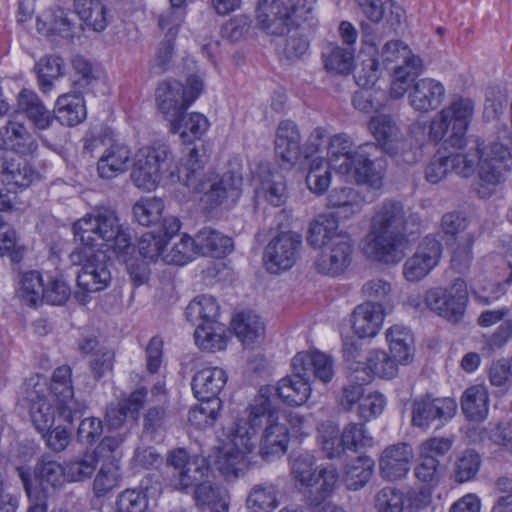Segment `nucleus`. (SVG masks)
<instances>
[{"instance_id":"54","label":"nucleus","mask_w":512,"mask_h":512,"mask_svg":"<svg viewBox=\"0 0 512 512\" xmlns=\"http://www.w3.org/2000/svg\"><path fill=\"white\" fill-rule=\"evenodd\" d=\"M35 68L40 89L47 93L52 89L54 80L64 74L65 63L61 57L49 55L41 58Z\"/></svg>"},{"instance_id":"26","label":"nucleus","mask_w":512,"mask_h":512,"mask_svg":"<svg viewBox=\"0 0 512 512\" xmlns=\"http://www.w3.org/2000/svg\"><path fill=\"white\" fill-rule=\"evenodd\" d=\"M409 104L421 113H428L437 109L443 102L446 94L444 85L433 78H422L410 84Z\"/></svg>"},{"instance_id":"27","label":"nucleus","mask_w":512,"mask_h":512,"mask_svg":"<svg viewBox=\"0 0 512 512\" xmlns=\"http://www.w3.org/2000/svg\"><path fill=\"white\" fill-rule=\"evenodd\" d=\"M474 102L469 98L455 97L441 112L452 125L447 141L453 147H461L464 135L474 113Z\"/></svg>"},{"instance_id":"28","label":"nucleus","mask_w":512,"mask_h":512,"mask_svg":"<svg viewBox=\"0 0 512 512\" xmlns=\"http://www.w3.org/2000/svg\"><path fill=\"white\" fill-rule=\"evenodd\" d=\"M412 448L406 443H397L385 448L379 459L380 473L389 481L402 479L410 471Z\"/></svg>"},{"instance_id":"44","label":"nucleus","mask_w":512,"mask_h":512,"mask_svg":"<svg viewBox=\"0 0 512 512\" xmlns=\"http://www.w3.org/2000/svg\"><path fill=\"white\" fill-rule=\"evenodd\" d=\"M175 118V123L169 121L170 131L179 134L184 143L199 139L209 127L208 119L201 113L186 114L182 112Z\"/></svg>"},{"instance_id":"40","label":"nucleus","mask_w":512,"mask_h":512,"mask_svg":"<svg viewBox=\"0 0 512 512\" xmlns=\"http://www.w3.org/2000/svg\"><path fill=\"white\" fill-rule=\"evenodd\" d=\"M368 128L386 153H398L400 130L392 117L383 114L374 116L370 119Z\"/></svg>"},{"instance_id":"38","label":"nucleus","mask_w":512,"mask_h":512,"mask_svg":"<svg viewBox=\"0 0 512 512\" xmlns=\"http://www.w3.org/2000/svg\"><path fill=\"white\" fill-rule=\"evenodd\" d=\"M481 146H483V140L478 136L463 139L462 145L459 148L464 151L446 157L449 163V169L454 170L462 177H470L473 175L477 167Z\"/></svg>"},{"instance_id":"15","label":"nucleus","mask_w":512,"mask_h":512,"mask_svg":"<svg viewBox=\"0 0 512 512\" xmlns=\"http://www.w3.org/2000/svg\"><path fill=\"white\" fill-rule=\"evenodd\" d=\"M209 156L204 145L187 148V152L180 160L176 172L171 171L170 176L194 192H201L207 187V177L213 172H205Z\"/></svg>"},{"instance_id":"16","label":"nucleus","mask_w":512,"mask_h":512,"mask_svg":"<svg viewBox=\"0 0 512 512\" xmlns=\"http://www.w3.org/2000/svg\"><path fill=\"white\" fill-rule=\"evenodd\" d=\"M72 369L68 365L57 367L52 374L49 386L50 392L57 400L59 416L66 422L72 423L82 416L84 405L78 403L73 395ZM48 390V387H47Z\"/></svg>"},{"instance_id":"34","label":"nucleus","mask_w":512,"mask_h":512,"mask_svg":"<svg viewBox=\"0 0 512 512\" xmlns=\"http://www.w3.org/2000/svg\"><path fill=\"white\" fill-rule=\"evenodd\" d=\"M226 382L227 374L222 368L207 367L195 373L191 386L198 400L219 399L218 394Z\"/></svg>"},{"instance_id":"6","label":"nucleus","mask_w":512,"mask_h":512,"mask_svg":"<svg viewBox=\"0 0 512 512\" xmlns=\"http://www.w3.org/2000/svg\"><path fill=\"white\" fill-rule=\"evenodd\" d=\"M379 146L363 143L356 147L346 164H339L338 173L346 175L358 185L380 189L385 176L386 161L377 156Z\"/></svg>"},{"instance_id":"5","label":"nucleus","mask_w":512,"mask_h":512,"mask_svg":"<svg viewBox=\"0 0 512 512\" xmlns=\"http://www.w3.org/2000/svg\"><path fill=\"white\" fill-rule=\"evenodd\" d=\"M380 60L393 70L390 87L393 99L402 98L410 84L424 71L422 59L401 40L388 41L382 48Z\"/></svg>"},{"instance_id":"42","label":"nucleus","mask_w":512,"mask_h":512,"mask_svg":"<svg viewBox=\"0 0 512 512\" xmlns=\"http://www.w3.org/2000/svg\"><path fill=\"white\" fill-rule=\"evenodd\" d=\"M338 481L337 469L332 466H324L317 470L312 476V481L305 484L307 490V500L312 505H319L327 497H329Z\"/></svg>"},{"instance_id":"31","label":"nucleus","mask_w":512,"mask_h":512,"mask_svg":"<svg viewBox=\"0 0 512 512\" xmlns=\"http://www.w3.org/2000/svg\"><path fill=\"white\" fill-rule=\"evenodd\" d=\"M384 320L381 303L366 301L358 305L352 313V327L360 338L374 337Z\"/></svg>"},{"instance_id":"1","label":"nucleus","mask_w":512,"mask_h":512,"mask_svg":"<svg viewBox=\"0 0 512 512\" xmlns=\"http://www.w3.org/2000/svg\"><path fill=\"white\" fill-rule=\"evenodd\" d=\"M272 388H261L258 396L248 407V415L236 425V444L253 451L255 439L263 430L259 442V455L264 461H271L285 454L288 445V430L279 423L278 412L270 399Z\"/></svg>"},{"instance_id":"41","label":"nucleus","mask_w":512,"mask_h":512,"mask_svg":"<svg viewBox=\"0 0 512 512\" xmlns=\"http://www.w3.org/2000/svg\"><path fill=\"white\" fill-rule=\"evenodd\" d=\"M363 205L364 199L351 187L335 188L327 196V207L336 209L337 214L346 219L359 214Z\"/></svg>"},{"instance_id":"36","label":"nucleus","mask_w":512,"mask_h":512,"mask_svg":"<svg viewBox=\"0 0 512 512\" xmlns=\"http://www.w3.org/2000/svg\"><path fill=\"white\" fill-rule=\"evenodd\" d=\"M18 108L25 114L35 129L46 130L54 121V113H51L39 96L28 89H23L18 95Z\"/></svg>"},{"instance_id":"60","label":"nucleus","mask_w":512,"mask_h":512,"mask_svg":"<svg viewBox=\"0 0 512 512\" xmlns=\"http://www.w3.org/2000/svg\"><path fill=\"white\" fill-rule=\"evenodd\" d=\"M363 13L372 22H379L384 17L387 10L397 23H400L403 16V9L392 0H356Z\"/></svg>"},{"instance_id":"18","label":"nucleus","mask_w":512,"mask_h":512,"mask_svg":"<svg viewBox=\"0 0 512 512\" xmlns=\"http://www.w3.org/2000/svg\"><path fill=\"white\" fill-rule=\"evenodd\" d=\"M456 411L457 403L453 398L421 396L413 401L412 423L419 428H428L434 422L443 424L452 419Z\"/></svg>"},{"instance_id":"11","label":"nucleus","mask_w":512,"mask_h":512,"mask_svg":"<svg viewBox=\"0 0 512 512\" xmlns=\"http://www.w3.org/2000/svg\"><path fill=\"white\" fill-rule=\"evenodd\" d=\"M28 497L43 499L49 497L50 491L62 483L66 476L65 466L53 460L49 455H42L36 462L33 475L24 467H17Z\"/></svg>"},{"instance_id":"63","label":"nucleus","mask_w":512,"mask_h":512,"mask_svg":"<svg viewBox=\"0 0 512 512\" xmlns=\"http://www.w3.org/2000/svg\"><path fill=\"white\" fill-rule=\"evenodd\" d=\"M352 138L345 134L340 133L331 137L328 146V155L330 164L338 171L339 164H346L354 154L355 149Z\"/></svg>"},{"instance_id":"64","label":"nucleus","mask_w":512,"mask_h":512,"mask_svg":"<svg viewBox=\"0 0 512 512\" xmlns=\"http://www.w3.org/2000/svg\"><path fill=\"white\" fill-rule=\"evenodd\" d=\"M324 65L328 71L346 75L353 67V53L339 46L329 47L323 53Z\"/></svg>"},{"instance_id":"24","label":"nucleus","mask_w":512,"mask_h":512,"mask_svg":"<svg viewBox=\"0 0 512 512\" xmlns=\"http://www.w3.org/2000/svg\"><path fill=\"white\" fill-rule=\"evenodd\" d=\"M352 244L349 235L336 236L323 247L315 261L316 269L325 275L337 276L350 265Z\"/></svg>"},{"instance_id":"7","label":"nucleus","mask_w":512,"mask_h":512,"mask_svg":"<svg viewBox=\"0 0 512 512\" xmlns=\"http://www.w3.org/2000/svg\"><path fill=\"white\" fill-rule=\"evenodd\" d=\"M71 260L82 266L77 275V284L81 289L98 292L108 287L112 277L104 249L78 245L71 253Z\"/></svg>"},{"instance_id":"59","label":"nucleus","mask_w":512,"mask_h":512,"mask_svg":"<svg viewBox=\"0 0 512 512\" xmlns=\"http://www.w3.org/2000/svg\"><path fill=\"white\" fill-rule=\"evenodd\" d=\"M170 7L161 13L158 17V27L165 32L164 37L175 39L179 28L184 20L185 10L183 4L185 0H169Z\"/></svg>"},{"instance_id":"46","label":"nucleus","mask_w":512,"mask_h":512,"mask_svg":"<svg viewBox=\"0 0 512 512\" xmlns=\"http://www.w3.org/2000/svg\"><path fill=\"white\" fill-rule=\"evenodd\" d=\"M461 409L471 421H483L489 411V395L485 387L475 385L467 388L461 397Z\"/></svg>"},{"instance_id":"33","label":"nucleus","mask_w":512,"mask_h":512,"mask_svg":"<svg viewBox=\"0 0 512 512\" xmlns=\"http://www.w3.org/2000/svg\"><path fill=\"white\" fill-rule=\"evenodd\" d=\"M131 149L123 143L107 147L97 162V172L102 179H113L124 173L130 164Z\"/></svg>"},{"instance_id":"39","label":"nucleus","mask_w":512,"mask_h":512,"mask_svg":"<svg viewBox=\"0 0 512 512\" xmlns=\"http://www.w3.org/2000/svg\"><path fill=\"white\" fill-rule=\"evenodd\" d=\"M198 253L204 256L222 258L233 251V240L220 231L204 227L195 235Z\"/></svg>"},{"instance_id":"29","label":"nucleus","mask_w":512,"mask_h":512,"mask_svg":"<svg viewBox=\"0 0 512 512\" xmlns=\"http://www.w3.org/2000/svg\"><path fill=\"white\" fill-rule=\"evenodd\" d=\"M256 22L259 28L272 35H282L291 26L288 8L280 0H260Z\"/></svg>"},{"instance_id":"52","label":"nucleus","mask_w":512,"mask_h":512,"mask_svg":"<svg viewBox=\"0 0 512 512\" xmlns=\"http://www.w3.org/2000/svg\"><path fill=\"white\" fill-rule=\"evenodd\" d=\"M374 465V460L369 456H358L351 461L346 466L344 473V483L347 489L357 491L363 488L372 476Z\"/></svg>"},{"instance_id":"50","label":"nucleus","mask_w":512,"mask_h":512,"mask_svg":"<svg viewBox=\"0 0 512 512\" xmlns=\"http://www.w3.org/2000/svg\"><path fill=\"white\" fill-rule=\"evenodd\" d=\"M391 355L399 363H407L412 357L413 336L404 326L394 325L386 332Z\"/></svg>"},{"instance_id":"21","label":"nucleus","mask_w":512,"mask_h":512,"mask_svg":"<svg viewBox=\"0 0 512 512\" xmlns=\"http://www.w3.org/2000/svg\"><path fill=\"white\" fill-rule=\"evenodd\" d=\"M441 252V243L435 236L423 238L413 256L404 263V277L410 282L423 279L438 264Z\"/></svg>"},{"instance_id":"57","label":"nucleus","mask_w":512,"mask_h":512,"mask_svg":"<svg viewBox=\"0 0 512 512\" xmlns=\"http://www.w3.org/2000/svg\"><path fill=\"white\" fill-rule=\"evenodd\" d=\"M257 195L258 197L265 199L274 207L283 205L288 198L283 176L276 173L271 174L269 178L264 179L257 191Z\"/></svg>"},{"instance_id":"14","label":"nucleus","mask_w":512,"mask_h":512,"mask_svg":"<svg viewBox=\"0 0 512 512\" xmlns=\"http://www.w3.org/2000/svg\"><path fill=\"white\" fill-rule=\"evenodd\" d=\"M23 389L32 423L39 433L48 432L55 421V410L46 398V380L39 376L31 377L25 381Z\"/></svg>"},{"instance_id":"19","label":"nucleus","mask_w":512,"mask_h":512,"mask_svg":"<svg viewBox=\"0 0 512 512\" xmlns=\"http://www.w3.org/2000/svg\"><path fill=\"white\" fill-rule=\"evenodd\" d=\"M301 236L293 232H282L265 247L264 263L268 271L278 273L290 269L301 246Z\"/></svg>"},{"instance_id":"12","label":"nucleus","mask_w":512,"mask_h":512,"mask_svg":"<svg viewBox=\"0 0 512 512\" xmlns=\"http://www.w3.org/2000/svg\"><path fill=\"white\" fill-rule=\"evenodd\" d=\"M170 150L164 144L140 148L135 156L131 179L138 188L152 190L167 168Z\"/></svg>"},{"instance_id":"13","label":"nucleus","mask_w":512,"mask_h":512,"mask_svg":"<svg viewBox=\"0 0 512 512\" xmlns=\"http://www.w3.org/2000/svg\"><path fill=\"white\" fill-rule=\"evenodd\" d=\"M207 180L202 201L210 209L233 205L242 194L243 176L239 166L228 169L220 176L213 172Z\"/></svg>"},{"instance_id":"49","label":"nucleus","mask_w":512,"mask_h":512,"mask_svg":"<svg viewBox=\"0 0 512 512\" xmlns=\"http://www.w3.org/2000/svg\"><path fill=\"white\" fill-rule=\"evenodd\" d=\"M194 332L196 345L206 351L214 352L226 347L225 327L219 322L199 323Z\"/></svg>"},{"instance_id":"17","label":"nucleus","mask_w":512,"mask_h":512,"mask_svg":"<svg viewBox=\"0 0 512 512\" xmlns=\"http://www.w3.org/2000/svg\"><path fill=\"white\" fill-rule=\"evenodd\" d=\"M511 153L508 147L492 142L488 146L483 142L477 166L480 180L490 186H496L505 179L510 170Z\"/></svg>"},{"instance_id":"3","label":"nucleus","mask_w":512,"mask_h":512,"mask_svg":"<svg viewBox=\"0 0 512 512\" xmlns=\"http://www.w3.org/2000/svg\"><path fill=\"white\" fill-rule=\"evenodd\" d=\"M292 369L293 374L282 378L277 387H263L273 389L270 397L273 405L277 397L287 405H303L311 394V375L323 383L330 382L334 376L333 359L318 350L298 352L292 358Z\"/></svg>"},{"instance_id":"45","label":"nucleus","mask_w":512,"mask_h":512,"mask_svg":"<svg viewBox=\"0 0 512 512\" xmlns=\"http://www.w3.org/2000/svg\"><path fill=\"white\" fill-rule=\"evenodd\" d=\"M73 7L85 27L95 32L107 27V9L102 0H74Z\"/></svg>"},{"instance_id":"10","label":"nucleus","mask_w":512,"mask_h":512,"mask_svg":"<svg viewBox=\"0 0 512 512\" xmlns=\"http://www.w3.org/2000/svg\"><path fill=\"white\" fill-rule=\"evenodd\" d=\"M166 466L171 470L170 484L173 489L188 492L208 477L209 465L201 456H190L184 448L168 452Z\"/></svg>"},{"instance_id":"58","label":"nucleus","mask_w":512,"mask_h":512,"mask_svg":"<svg viewBox=\"0 0 512 512\" xmlns=\"http://www.w3.org/2000/svg\"><path fill=\"white\" fill-rule=\"evenodd\" d=\"M96 452H86L83 455L65 463L66 477L69 481H82L89 478L98 464Z\"/></svg>"},{"instance_id":"20","label":"nucleus","mask_w":512,"mask_h":512,"mask_svg":"<svg viewBox=\"0 0 512 512\" xmlns=\"http://www.w3.org/2000/svg\"><path fill=\"white\" fill-rule=\"evenodd\" d=\"M36 29L52 43L58 42L59 39L72 42L76 36L77 26L69 10L54 6L37 16Z\"/></svg>"},{"instance_id":"9","label":"nucleus","mask_w":512,"mask_h":512,"mask_svg":"<svg viewBox=\"0 0 512 512\" xmlns=\"http://www.w3.org/2000/svg\"><path fill=\"white\" fill-rule=\"evenodd\" d=\"M424 302L438 316L451 323H459L468 303L466 282L462 278H456L446 288H432L425 293Z\"/></svg>"},{"instance_id":"8","label":"nucleus","mask_w":512,"mask_h":512,"mask_svg":"<svg viewBox=\"0 0 512 512\" xmlns=\"http://www.w3.org/2000/svg\"><path fill=\"white\" fill-rule=\"evenodd\" d=\"M203 90V81L196 75H190L184 86L177 80L161 83L156 90V101L165 119L175 123L176 116L186 112Z\"/></svg>"},{"instance_id":"47","label":"nucleus","mask_w":512,"mask_h":512,"mask_svg":"<svg viewBox=\"0 0 512 512\" xmlns=\"http://www.w3.org/2000/svg\"><path fill=\"white\" fill-rule=\"evenodd\" d=\"M231 325L237 338L246 346L256 343L264 334L263 322L251 311L237 314Z\"/></svg>"},{"instance_id":"56","label":"nucleus","mask_w":512,"mask_h":512,"mask_svg":"<svg viewBox=\"0 0 512 512\" xmlns=\"http://www.w3.org/2000/svg\"><path fill=\"white\" fill-rule=\"evenodd\" d=\"M200 401V404L191 408L188 413V421L198 429L212 426L218 418L222 406L220 399Z\"/></svg>"},{"instance_id":"55","label":"nucleus","mask_w":512,"mask_h":512,"mask_svg":"<svg viewBox=\"0 0 512 512\" xmlns=\"http://www.w3.org/2000/svg\"><path fill=\"white\" fill-rule=\"evenodd\" d=\"M330 166L332 165L322 157L311 160L306 183L313 193L323 194L328 189L331 182Z\"/></svg>"},{"instance_id":"48","label":"nucleus","mask_w":512,"mask_h":512,"mask_svg":"<svg viewBox=\"0 0 512 512\" xmlns=\"http://www.w3.org/2000/svg\"><path fill=\"white\" fill-rule=\"evenodd\" d=\"M278 488L271 482L254 485L247 497L246 506L249 512H272L279 505Z\"/></svg>"},{"instance_id":"35","label":"nucleus","mask_w":512,"mask_h":512,"mask_svg":"<svg viewBox=\"0 0 512 512\" xmlns=\"http://www.w3.org/2000/svg\"><path fill=\"white\" fill-rule=\"evenodd\" d=\"M147 390L145 387L136 389L131 395L116 404H110L106 410V422L112 429L120 428L127 417L135 419L143 408Z\"/></svg>"},{"instance_id":"23","label":"nucleus","mask_w":512,"mask_h":512,"mask_svg":"<svg viewBox=\"0 0 512 512\" xmlns=\"http://www.w3.org/2000/svg\"><path fill=\"white\" fill-rule=\"evenodd\" d=\"M0 177L9 192L28 188L37 178L38 173L20 155L4 152L0 157Z\"/></svg>"},{"instance_id":"51","label":"nucleus","mask_w":512,"mask_h":512,"mask_svg":"<svg viewBox=\"0 0 512 512\" xmlns=\"http://www.w3.org/2000/svg\"><path fill=\"white\" fill-rule=\"evenodd\" d=\"M44 282L38 271H28L21 274L17 296L21 302L29 307H36L43 302Z\"/></svg>"},{"instance_id":"30","label":"nucleus","mask_w":512,"mask_h":512,"mask_svg":"<svg viewBox=\"0 0 512 512\" xmlns=\"http://www.w3.org/2000/svg\"><path fill=\"white\" fill-rule=\"evenodd\" d=\"M0 148L27 155L37 150L38 143L24 123L8 120L0 127Z\"/></svg>"},{"instance_id":"32","label":"nucleus","mask_w":512,"mask_h":512,"mask_svg":"<svg viewBox=\"0 0 512 512\" xmlns=\"http://www.w3.org/2000/svg\"><path fill=\"white\" fill-rule=\"evenodd\" d=\"M301 137L296 124L292 121H282L276 132L275 153L288 166L294 165L301 153Z\"/></svg>"},{"instance_id":"61","label":"nucleus","mask_w":512,"mask_h":512,"mask_svg":"<svg viewBox=\"0 0 512 512\" xmlns=\"http://www.w3.org/2000/svg\"><path fill=\"white\" fill-rule=\"evenodd\" d=\"M342 444L345 449L358 452L373 446V438L363 423H349L342 431Z\"/></svg>"},{"instance_id":"25","label":"nucleus","mask_w":512,"mask_h":512,"mask_svg":"<svg viewBox=\"0 0 512 512\" xmlns=\"http://www.w3.org/2000/svg\"><path fill=\"white\" fill-rule=\"evenodd\" d=\"M236 430L232 434L229 444L217 449L214 456V466L228 481L235 480L248 469L250 461L244 446L236 444Z\"/></svg>"},{"instance_id":"22","label":"nucleus","mask_w":512,"mask_h":512,"mask_svg":"<svg viewBox=\"0 0 512 512\" xmlns=\"http://www.w3.org/2000/svg\"><path fill=\"white\" fill-rule=\"evenodd\" d=\"M164 202L161 198L145 197L133 205L135 220L142 226L160 224V232L174 236L180 230V221L175 216H163Z\"/></svg>"},{"instance_id":"53","label":"nucleus","mask_w":512,"mask_h":512,"mask_svg":"<svg viewBox=\"0 0 512 512\" xmlns=\"http://www.w3.org/2000/svg\"><path fill=\"white\" fill-rule=\"evenodd\" d=\"M219 306L211 296H198L192 300L185 310L186 318L193 325L199 323H216Z\"/></svg>"},{"instance_id":"43","label":"nucleus","mask_w":512,"mask_h":512,"mask_svg":"<svg viewBox=\"0 0 512 512\" xmlns=\"http://www.w3.org/2000/svg\"><path fill=\"white\" fill-rule=\"evenodd\" d=\"M338 228V219L333 214H320L310 223L307 242L315 248L324 247L336 236L348 235Z\"/></svg>"},{"instance_id":"37","label":"nucleus","mask_w":512,"mask_h":512,"mask_svg":"<svg viewBox=\"0 0 512 512\" xmlns=\"http://www.w3.org/2000/svg\"><path fill=\"white\" fill-rule=\"evenodd\" d=\"M54 119L60 124L74 127L86 119L84 98L78 93H66L58 97L53 110Z\"/></svg>"},{"instance_id":"62","label":"nucleus","mask_w":512,"mask_h":512,"mask_svg":"<svg viewBox=\"0 0 512 512\" xmlns=\"http://www.w3.org/2000/svg\"><path fill=\"white\" fill-rule=\"evenodd\" d=\"M198 253L195 237L183 235L169 251L165 252L163 261L168 264L184 265L191 261Z\"/></svg>"},{"instance_id":"2","label":"nucleus","mask_w":512,"mask_h":512,"mask_svg":"<svg viewBox=\"0 0 512 512\" xmlns=\"http://www.w3.org/2000/svg\"><path fill=\"white\" fill-rule=\"evenodd\" d=\"M420 217L409 213L401 202L385 201L377 207L366 236L365 254L385 264L398 263L404 257L407 225L418 226Z\"/></svg>"},{"instance_id":"4","label":"nucleus","mask_w":512,"mask_h":512,"mask_svg":"<svg viewBox=\"0 0 512 512\" xmlns=\"http://www.w3.org/2000/svg\"><path fill=\"white\" fill-rule=\"evenodd\" d=\"M80 246L113 249L126 255L132 249L131 238L120 224L117 213L110 207H96L73 225Z\"/></svg>"}]
</instances>
